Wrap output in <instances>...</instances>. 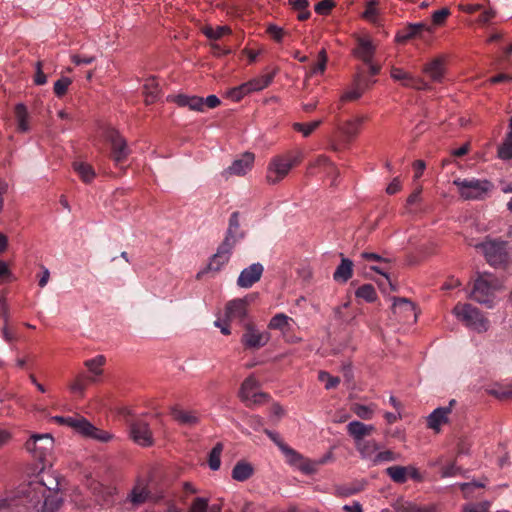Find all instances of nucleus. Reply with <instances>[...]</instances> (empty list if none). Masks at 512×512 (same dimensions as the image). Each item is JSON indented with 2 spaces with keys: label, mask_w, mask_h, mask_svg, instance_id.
Wrapping results in <instances>:
<instances>
[{
  "label": "nucleus",
  "mask_w": 512,
  "mask_h": 512,
  "mask_svg": "<svg viewBox=\"0 0 512 512\" xmlns=\"http://www.w3.org/2000/svg\"><path fill=\"white\" fill-rule=\"evenodd\" d=\"M48 486L43 478L41 480H34L21 486V493L26 499V512L31 510H39L42 512H54L62 503L56 492H52L57 487Z\"/></svg>",
  "instance_id": "1"
},
{
  "label": "nucleus",
  "mask_w": 512,
  "mask_h": 512,
  "mask_svg": "<svg viewBox=\"0 0 512 512\" xmlns=\"http://www.w3.org/2000/svg\"><path fill=\"white\" fill-rule=\"evenodd\" d=\"M453 314L467 328L484 333L489 329V321L475 306L468 303H458L453 308Z\"/></svg>",
  "instance_id": "2"
},
{
  "label": "nucleus",
  "mask_w": 512,
  "mask_h": 512,
  "mask_svg": "<svg viewBox=\"0 0 512 512\" xmlns=\"http://www.w3.org/2000/svg\"><path fill=\"white\" fill-rule=\"evenodd\" d=\"M502 288V282L492 274L484 273L475 280L471 297L480 304L491 308L494 295Z\"/></svg>",
  "instance_id": "3"
},
{
  "label": "nucleus",
  "mask_w": 512,
  "mask_h": 512,
  "mask_svg": "<svg viewBox=\"0 0 512 512\" xmlns=\"http://www.w3.org/2000/svg\"><path fill=\"white\" fill-rule=\"evenodd\" d=\"M453 185L463 200H482L492 189L490 181L477 178H456Z\"/></svg>",
  "instance_id": "4"
},
{
  "label": "nucleus",
  "mask_w": 512,
  "mask_h": 512,
  "mask_svg": "<svg viewBox=\"0 0 512 512\" xmlns=\"http://www.w3.org/2000/svg\"><path fill=\"white\" fill-rule=\"evenodd\" d=\"M299 162V157L291 154L277 155L271 158L267 166L266 181L272 185L279 183Z\"/></svg>",
  "instance_id": "5"
},
{
  "label": "nucleus",
  "mask_w": 512,
  "mask_h": 512,
  "mask_svg": "<svg viewBox=\"0 0 512 512\" xmlns=\"http://www.w3.org/2000/svg\"><path fill=\"white\" fill-rule=\"evenodd\" d=\"M280 451L284 454L286 462L289 465L299 469L307 475L315 473L318 470V467L325 464L330 458V456H325L317 461L309 460L287 444L285 446H280Z\"/></svg>",
  "instance_id": "6"
},
{
  "label": "nucleus",
  "mask_w": 512,
  "mask_h": 512,
  "mask_svg": "<svg viewBox=\"0 0 512 512\" xmlns=\"http://www.w3.org/2000/svg\"><path fill=\"white\" fill-rule=\"evenodd\" d=\"M476 247L481 249L487 262L492 266H500L508 260L509 254L507 242L505 241L486 240L485 242L476 245Z\"/></svg>",
  "instance_id": "7"
},
{
  "label": "nucleus",
  "mask_w": 512,
  "mask_h": 512,
  "mask_svg": "<svg viewBox=\"0 0 512 512\" xmlns=\"http://www.w3.org/2000/svg\"><path fill=\"white\" fill-rule=\"evenodd\" d=\"M71 428L83 437L100 442H108L112 438L111 434L95 427L91 422L80 415L74 416Z\"/></svg>",
  "instance_id": "8"
},
{
  "label": "nucleus",
  "mask_w": 512,
  "mask_h": 512,
  "mask_svg": "<svg viewBox=\"0 0 512 512\" xmlns=\"http://www.w3.org/2000/svg\"><path fill=\"white\" fill-rule=\"evenodd\" d=\"M25 447L34 457L43 460L53 450L54 439L50 434H35L26 442Z\"/></svg>",
  "instance_id": "9"
},
{
  "label": "nucleus",
  "mask_w": 512,
  "mask_h": 512,
  "mask_svg": "<svg viewBox=\"0 0 512 512\" xmlns=\"http://www.w3.org/2000/svg\"><path fill=\"white\" fill-rule=\"evenodd\" d=\"M105 137L111 145V157L114 162L116 164L124 162L130 154V149L124 137L114 128H108Z\"/></svg>",
  "instance_id": "10"
},
{
  "label": "nucleus",
  "mask_w": 512,
  "mask_h": 512,
  "mask_svg": "<svg viewBox=\"0 0 512 512\" xmlns=\"http://www.w3.org/2000/svg\"><path fill=\"white\" fill-rule=\"evenodd\" d=\"M392 313L398 322L404 324H414L418 317L415 305L407 298L394 297Z\"/></svg>",
  "instance_id": "11"
},
{
  "label": "nucleus",
  "mask_w": 512,
  "mask_h": 512,
  "mask_svg": "<svg viewBox=\"0 0 512 512\" xmlns=\"http://www.w3.org/2000/svg\"><path fill=\"white\" fill-rule=\"evenodd\" d=\"M245 331L241 337V343L247 349H259L264 347L271 339L268 331H260L254 324L245 323Z\"/></svg>",
  "instance_id": "12"
},
{
  "label": "nucleus",
  "mask_w": 512,
  "mask_h": 512,
  "mask_svg": "<svg viewBox=\"0 0 512 512\" xmlns=\"http://www.w3.org/2000/svg\"><path fill=\"white\" fill-rule=\"evenodd\" d=\"M258 388V380L253 375H250L241 385L239 392L241 399L246 402L247 405L260 404L264 402L268 396L267 394L258 391Z\"/></svg>",
  "instance_id": "13"
},
{
  "label": "nucleus",
  "mask_w": 512,
  "mask_h": 512,
  "mask_svg": "<svg viewBox=\"0 0 512 512\" xmlns=\"http://www.w3.org/2000/svg\"><path fill=\"white\" fill-rule=\"evenodd\" d=\"M130 438L139 446L149 447L154 443L149 424L141 419L133 420L129 426Z\"/></svg>",
  "instance_id": "14"
},
{
  "label": "nucleus",
  "mask_w": 512,
  "mask_h": 512,
  "mask_svg": "<svg viewBox=\"0 0 512 512\" xmlns=\"http://www.w3.org/2000/svg\"><path fill=\"white\" fill-rule=\"evenodd\" d=\"M248 306V297L230 300L225 306V319L227 321L244 322L247 317Z\"/></svg>",
  "instance_id": "15"
},
{
  "label": "nucleus",
  "mask_w": 512,
  "mask_h": 512,
  "mask_svg": "<svg viewBox=\"0 0 512 512\" xmlns=\"http://www.w3.org/2000/svg\"><path fill=\"white\" fill-rule=\"evenodd\" d=\"M234 247L235 245L223 241L218 246L216 253L211 256L206 267V271H220L230 260L232 250Z\"/></svg>",
  "instance_id": "16"
},
{
  "label": "nucleus",
  "mask_w": 512,
  "mask_h": 512,
  "mask_svg": "<svg viewBox=\"0 0 512 512\" xmlns=\"http://www.w3.org/2000/svg\"><path fill=\"white\" fill-rule=\"evenodd\" d=\"M255 157L253 153L245 152L238 159H235L232 164L226 168L222 175L228 178L231 175L243 176L253 167Z\"/></svg>",
  "instance_id": "17"
},
{
  "label": "nucleus",
  "mask_w": 512,
  "mask_h": 512,
  "mask_svg": "<svg viewBox=\"0 0 512 512\" xmlns=\"http://www.w3.org/2000/svg\"><path fill=\"white\" fill-rule=\"evenodd\" d=\"M455 404V400H451L448 406L438 407L433 410L427 417L428 428L436 433L440 432L442 425L446 424L451 414V406Z\"/></svg>",
  "instance_id": "18"
},
{
  "label": "nucleus",
  "mask_w": 512,
  "mask_h": 512,
  "mask_svg": "<svg viewBox=\"0 0 512 512\" xmlns=\"http://www.w3.org/2000/svg\"><path fill=\"white\" fill-rule=\"evenodd\" d=\"M264 268L260 263H253L243 269L238 276L237 285L241 288H250L254 283L260 280Z\"/></svg>",
  "instance_id": "19"
},
{
  "label": "nucleus",
  "mask_w": 512,
  "mask_h": 512,
  "mask_svg": "<svg viewBox=\"0 0 512 512\" xmlns=\"http://www.w3.org/2000/svg\"><path fill=\"white\" fill-rule=\"evenodd\" d=\"M390 75L393 80L401 82V84L405 87H411L415 89L428 88V84L422 79L413 76L401 68L393 67L391 69Z\"/></svg>",
  "instance_id": "20"
},
{
  "label": "nucleus",
  "mask_w": 512,
  "mask_h": 512,
  "mask_svg": "<svg viewBox=\"0 0 512 512\" xmlns=\"http://www.w3.org/2000/svg\"><path fill=\"white\" fill-rule=\"evenodd\" d=\"M423 73L426 74L433 82H441L446 72V57L440 55L423 67Z\"/></svg>",
  "instance_id": "21"
},
{
  "label": "nucleus",
  "mask_w": 512,
  "mask_h": 512,
  "mask_svg": "<svg viewBox=\"0 0 512 512\" xmlns=\"http://www.w3.org/2000/svg\"><path fill=\"white\" fill-rule=\"evenodd\" d=\"M21 486L13 496H0V512H23L26 511V499L20 492Z\"/></svg>",
  "instance_id": "22"
},
{
  "label": "nucleus",
  "mask_w": 512,
  "mask_h": 512,
  "mask_svg": "<svg viewBox=\"0 0 512 512\" xmlns=\"http://www.w3.org/2000/svg\"><path fill=\"white\" fill-rule=\"evenodd\" d=\"M149 496L150 491L148 489V481L143 478H138L131 492L127 496V501L130 502L133 506H139L145 503Z\"/></svg>",
  "instance_id": "23"
},
{
  "label": "nucleus",
  "mask_w": 512,
  "mask_h": 512,
  "mask_svg": "<svg viewBox=\"0 0 512 512\" xmlns=\"http://www.w3.org/2000/svg\"><path fill=\"white\" fill-rule=\"evenodd\" d=\"M106 363V357L104 355H97L91 359L84 361V366L87 368L89 375L86 376L88 382L97 383L100 377L103 375V366Z\"/></svg>",
  "instance_id": "24"
},
{
  "label": "nucleus",
  "mask_w": 512,
  "mask_h": 512,
  "mask_svg": "<svg viewBox=\"0 0 512 512\" xmlns=\"http://www.w3.org/2000/svg\"><path fill=\"white\" fill-rule=\"evenodd\" d=\"M346 428L347 433L353 438L355 444L363 441L365 437L371 435L375 430L373 425L356 420L349 422Z\"/></svg>",
  "instance_id": "25"
},
{
  "label": "nucleus",
  "mask_w": 512,
  "mask_h": 512,
  "mask_svg": "<svg viewBox=\"0 0 512 512\" xmlns=\"http://www.w3.org/2000/svg\"><path fill=\"white\" fill-rule=\"evenodd\" d=\"M171 415L181 425L195 426L199 423L200 417L194 411L183 410L179 407L171 409Z\"/></svg>",
  "instance_id": "26"
},
{
  "label": "nucleus",
  "mask_w": 512,
  "mask_h": 512,
  "mask_svg": "<svg viewBox=\"0 0 512 512\" xmlns=\"http://www.w3.org/2000/svg\"><path fill=\"white\" fill-rule=\"evenodd\" d=\"M364 121V116H357L353 119L347 120L343 124L338 125L337 129L345 138L351 140L356 137Z\"/></svg>",
  "instance_id": "27"
},
{
  "label": "nucleus",
  "mask_w": 512,
  "mask_h": 512,
  "mask_svg": "<svg viewBox=\"0 0 512 512\" xmlns=\"http://www.w3.org/2000/svg\"><path fill=\"white\" fill-rule=\"evenodd\" d=\"M240 223H239V213L233 212L229 219V226L226 232V236L224 238V242H228L232 245H236L238 240L242 239L244 234L239 231Z\"/></svg>",
  "instance_id": "28"
},
{
  "label": "nucleus",
  "mask_w": 512,
  "mask_h": 512,
  "mask_svg": "<svg viewBox=\"0 0 512 512\" xmlns=\"http://www.w3.org/2000/svg\"><path fill=\"white\" fill-rule=\"evenodd\" d=\"M293 319L284 313L275 314L269 324L268 328L272 330H279L283 335L291 331Z\"/></svg>",
  "instance_id": "29"
},
{
  "label": "nucleus",
  "mask_w": 512,
  "mask_h": 512,
  "mask_svg": "<svg viewBox=\"0 0 512 512\" xmlns=\"http://www.w3.org/2000/svg\"><path fill=\"white\" fill-rule=\"evenodd\" d=\"M353 275V262L348 258H342L341 263L333 273L336 282L346 283Z\"/></svg>",
  "instance_id": "30"
},
{
  "label": "nucleus",
  "mask_w": 512,
  "mask_h": 512,
  "mask_svg": "<svg viewBox=\"0 0 512 512\" xmlns=\"http://www.w3.org/2000/svg\"><path fill=\"white\" fill-rule=\"evenodd\" d=\"M375 47L368 38H359L355 54L366 64H370L373 58Z\"/></svg>",
  "instance_id": "31"
},
{
  "label": "nucleus",
  "mask_w": 512,
  "mask_h": 512,
  "mask_svg": "<svg viewBox=\"0 0 512 512\" xmlns=\"http://www.w3.org/2000/svg\"><path fill=\"white\" fill-rule=\"evenodd\" d=\"M357 451L364 459H369L373 462L374 456L379 450V445L375 440H363L355 444Z\"/></svg>",
  "instance_id": "32"
},
{
  "label": "nucleus",
  "mask_w": 512,
  "mask_h": 512,
  "mask_svg": "<svg viewBox=\"0 0 512 512\" xmlns=\"http://www.w3.org/2000/svg\"><path fill=\"white\" fill-rule=\"evenodd\" d=\"M275 75L276 71H273L271 73L260 75L258 77L251 79L250 81L246 82L248 85V90H250L251 92H257L265 89L271 84Z\"/></svg>",
  "instance_id": "33"
},
{
  "label": "nucleus",
  "mask_w": 512,
  "mask_h": 512,
  "mask_svg": "<svg viewBox=\"0 0 512 512\" xmlns=\"http://www.w3.org/2000/svg\"><path fill=\"white\" fill-rule=\"evenodd\" d=\"M15 117L18 131L22 133L28 132L30 130L29 114L24 104L19 103L15 106Z\"/></svg>",
  "instance_id": "34"
},
{
  "label": "nucleus",
  "mask_w": 512,
  "mask_h": 512,
  "mask_svg": "<svg viewBox=\"0 0 512 512\" xmlns=\"http://www.w3.org/2000/svg\"><path fill=\"white\" fill-rule=\"evenodd\" d=\"M253 474V467L244 461L238 462L232 470V478L243 482L249 479Z\"/></svg>",
  "instance_id": "35"
},
{
  "label": "nucleus",
  "mask_w": 512,
  "mask_h": 512,
  "mask_svg": "<svg viewBox=\"0 0 512 512\" xmlns=\"http://www.w3.org/2000/svg\"><path fill=\"white\" fill-rule=\"evenodd\" d=\"M145 101L147 104L155 102L160 95L159 84L156 79L149 78L144 84Z\"/></svg>",
  "instance_id": "36"
},
{
  "label": "nucleus",
  "mask_w": 512,
  "mask_h": 512,
  "mask_svg": "<svg viewBox=\"0 0 512 512\" xmlns=\"http://www.w3.org/2000/svg\"><path fill=\"white\" fill-rule=\"evenodd\" d=\"M73 168L85 183H90L95 177V171L88 163L74 162Z\"/></svg>",
  "instance_id": "37"
},
{
  "label": "nucleus",
  "mask_w": 512,
  "mask_h": 512,
  "mask_svg": "<svg viewBox=\"0 0 512 512\" xmlns=\"http://www.w3.org/2000/svg\"><path fill=\"white\" fill-rule=\"evenodd\" d=\"M387 475L396 483H404L407 480L409 470L404 466H390L386 469Z\"/></svg>",
  "instance_id": "38"
},
{
  "label": "nucleus",
  "mask_w": 512,
  "mask_h": 512,
  "mask_svg": "<svg viewBox=\"0 0 512 512\" xmlns=\"http://www.w3.org/2000/svg\"><path fill=\"white\" fill-rule=\"evenodd\" d=\"M86 381L88 380L85 374H78L69 385L71 393L83 397L87 387Z\"/></svg>",
  "instance_id": "39"
},
{
  "label": "nucleus",
  "mask_w": 512,
  "mask_h": 512,
  "mask_svg": "<svg viewBox=\"0 0 512 512\" xmlns=\"http://www.w3.org/2000/svg\"><path fill=\"white\" fill-rule=\"evenodd\" d=\"M223 451V444L217 443L209 453L208 465L211 470L217 471L221 465V454Z\"/></svg>",
  "instance_id": "40"
},
{
  "label": "nucleus",
  "mask_w": 512,
  "mask_h": 512,
  "mask_svg": "<svg viewBox=\"0 0 512 512\" xmlns=\"http://www.w3.org/2000/svg\"><path fill=\"white\" fill-rule=\"evenodd\" d=\"M355 295L357 298H361L366 302H374L377 299V293L373 285L364 284L360 286L356 291Z\"/></svg>",
  "instance_id": "41"
},
{
  "label": "nucleus",
  "mask_w": 512,
  "mask_h": 512,
  "mask_svg": "<svg viewBox=\"0 0 512 512\" xmlns=\"http://www.w3.org/2000/svg\"><path fill=\"white\" fill-rule=\"evenodd\" d=\"M322 124V120H314L309 123H299L295 122L293 124V129L300 132L304 137L310 136V134L316 130Z\"/></svg>",
  "instance_id": "42"
},
{
  "label": "nucleus",
  "mask_w": 512,
  "mask_h": 512,
  "mask_svg": "<svg viewBox=\"0 0 512 512\" xmlns=\"http://www.w3.org/2000/svg\"><path fill=\"white\" fill-rule=\"evenodd\" d=\"M204 34L212 40H217L225 35L231 33V29L228 26H217V27H206L203 30Z\"/></svg>",
  "instance_id": "43"
},
{
  "label": "nucleus",
  "mask_w": 512,
  "mask_h": 512,
  "mask_svg": "<svg viewBox=\"0 0 512 512\" xmlns=\"http://www.w3.org/2000/svg\"><path fill=\"white\" fill-rule=\"evenodd\" d=\"M396 512H433L431 508L420 507L412 502H400L396 505Z\"/></svg>",
  "instance_id": "44"
},
{
  "label": "nucleus",
  "mask_w": 512,
  "mask_h": 512,
  "mask_svg": "<svg viewBox=\"0 0 512 512\" xmlns=\"http://www.w3.org/2000/svg\"><path fill=\"white\" fill-rule=\"evenodd\" d=\"M375 82V80L369 79L360 71L355 75L353 79V85L356 88H359L363 93L368 90Z\"/></svg>",
  "instance_id": "45"
},
{
  "label": "nucleus",
  "mask_w": 512,
  "mask_h": 512,
  "mask_svg": "<svg viewBox=\"0 0 512 512\" xmlns=\"http://www.w3.org/2000/svg\"><path fill=\"white\" fill-rule=\"evenodd\" d=\"M351 409L356 416L363 420L372 419L374 414V409L368 405L354 404Z\"/></svg>",
  "instance_id": "46"
},
{
  "label": "nucleus",
  "mask_w": 512,
  "mask_h": 512,
  "mask_svg": "<svg viewBox=\"0 0 512 512\" xmlns=\"http://www.w3.org/2000/svg\"><path fill=\"white\" fill-rule=\"evenodd\" d=\"M327 61H328V58H327L326 51H325V49H322L318 53V62L311 68V71L307 75V77H310L317 73H321V74L324 73V71L326 69Z\"/></svg>",
  "instance_id": "47"
},
{
  "label": "nucleus",
  "mask_w": 512,
  "mask_h": 512,
  "mask_svg": "<svg viewBox=\"0 0 512 512\" xmlns=\"http://www.w3.org/2000/svg\"><path fill=\"white\" fill-rule=\"evenodd\" d=\"M498 157L502 160L512 158V139L506 138L498 148Z\"/></svg>",
  "instance_id": "48"
},
{
  "label": "nucleus",
  "mask_w": 512,
  "mask_h": 512,
  "mask_svg": "<svg viewBox=\"0 0 512 512\" xmlns=\"http://www.w3.org/2000/svg\"><path fill=\"white\" fill-rule=\"evenodd\" d=\"M252 93L248 90L247 83H243L229 91V97L234 101H240L247 94Z\"/></svg>",
  "instance_id": "49"
},
{
  "label": "nucleus",
  "mask_w": 512,
  "mask_h": 512,
  "mask_svg": "<svg viewBox=\"0 0 512 512\" xmlns=\"http://www.w3.org/2000/svg\"><path fill=\"white\" fill-rule=\"evenodd\" d=\"M318 378L320 381L325 382L326 389L335 388L340 383V379L338 377H333L325 371L319 372Z\"/></svg>",
  "instance_id": "50"
},
{
  "label": "nucleus",
  "mask_w": 512,
  "mask_h": 512,
  "mask_svg": "<svg viewBox=\"0 0 512 512\" xmlns=\"http://www.w3.org/2000/svg\"><path fill=\"white\" fill-rule=\"evenodd\" d=\"M394 460H396L395 454L390 450H386V451H382V452H377V454L373 458L372 463L374 465H378L383 462H390V461H394Z\"/></svg>",
  "instance_id": "51"
},
{
  "label": "nucleus",
  "mask_w": 512,
  "mask_h": 512,
  "mask_svg": "<svg viewBox=\"0 0 512 512\" xmlns=\"http://www.w3.org/2000/svg\"><path fill=\"white\" fill-rule=\"evenodd\" d=\"M71 84V80L67 77H62L54 83V93L57 96H62L66 93L69 85Z\"/></svg>",
  "instance_id": "52"
},
{
  "label": "nucleus",
  "mask_w": 512,
  "mask_h": 512,
  "mask_svg": "<svg viewBox=\"0 0 512 512\" xmlns=\"http://www.w3.org/2000/svg\"><path fill=\"white\" fill-rule=\"evenodd\" d=\"M208 510V499L203 497H197L191 504L190 512H207Z\"/></svg>",
  "instance_id": "53"
},
{
  "label": "nucleus",
  "mask_w": 512,
  "mask_h": 512,
  "mask_svg": "<svg viewBox=\"0 0 512 512\" xmlns=\"http://www.w3.org/2000/svg\"><path fill=\"white\" fill-rule=\"evenodd\" d=\"M191 110L203 112L204 111V98L198 96H189L188 106Z\"/></svg>",
  "instance_id": "54"
},
{
  "label": "nucleus",
  "mask_w": 512,
  "mask_h": 512,
  "mask_svg": "<svg viewBox=\"0 0 512 512\" xmlns=\"http://www.w3.org/2000/svg\"><path fill=\"white\" fill-rule=\"evenodd\" d=\"M363 92L352 85V89L346 91L340 98L341 101H354L359 99L362 96Z\"/></svg>",
  "instance_id": "55"
},
{
  "label": "nucleus",
  "mask_w": 512,
  "mask_h": 512,
  "mask_svg": "<svg viewBox=\"0 0 512 512\" xmlns=\"http://www.w3.org/2000/svg\"><path fill=\"white\" fill-rule=\"evenodd\" d=\"M333 7L334 2L332 0H323L315 5V12L320 15H326Z\"/></svg>",
  "instance_id": "56"
},
{
  "label": "nucleus",
  "mask_w": 512,
  "mask_h": 512,
  "mask_svg": "<svg viewBox=\"0 0 512 512\" xmlns=\"http://www.w3.org/2000/svg\"><path fill=\"white\" fill-rule=\"evenodd\" d=\"M423 30L428 31V32H432L431 27H429L428 25H426L424 23L411 24L409 26V33H408L407 36H405V38L414 37V36H416L417 34H419Z\"/></svg>",
  "instance_id": "57"
},
{
  "label": "nucleus",
  "mask_w": 512,
  "mask_h": 512,
  "mask_svg": "<svg viewBox=\"0 0 512 512\" xmlns=\"http://www.w3.org/2000/svg\"><path fill=\"white\" fill-rule=\"evenodd\" d=\"M361 257L368 261H375L384 265H388L390 263V259L384 258L379 254L376 253H370V252H363L361 253Z\"/></svg>",
  "instance_id": "58"
},
{
  "label": "nucleus",
  "mask_w": 512,
  "mask_h": 512,
  "mask_svg": "<svg viewBox=\"0 0 512 512\" xmlns=\"http://www.w3.org/2000/svg\"><path fill=\"white\" fill-rule=\"evenodd\" d=\"M450 14L449 9L443 8L432 14V21L435 25H441Z\"/></svg>",
  "instance_id": "59"
},
{
  "label": "nucleus",
  "mask_w": 512,
  "mask_h": 512,
  "mask_svg": "<svg viewBox=\"0 0 512 512\" xmlns=\"http://www.w3.org/2000/svg\"><path fill=\"white\" fill-rule=\"evenodd\" d=\"M482 487H484V484L481 482H477V481L460 484V489L462 490V492L464 493V496L466 498L470 497V493L472 492L473 488H482Z\"/></svg>",
  "instance_id": "60"
},
{
  "label": "nucleus",
  "mask_w": 512,
  "mask_h": 512,
  "mask_svg": "<svg viewBox=\"0 0 512 512\" xmlns=\"http://www.w3.org/2000/svg\"><path fill=\"white\" fill-rule=\"evenodd\" d=\"M314 166H323L326 168V170L328 172H336V169L335 167L333 166V164L330 162V160L324 156V155H320L317 157V159L315 160Z\"/></svg>",
  "instance_id": "61"
},
{
  "label": "nucleus",
  "mask_w": 512,
  "mask_h": 512,
  "mask_svg": "<svg viewBox=\"0 0 512 512\" xmlns=\"http://www.w3.org/2000/svg\"><path fill=\"white\" fill-rule=\"evenodd\" d=\"M95 60L94 56H81L78 54L71 55V61L76 65H88Z\"/></svg>",
  "instance_id": "62"
},
{
  "label": "nucleus",
  "mask_w": 512,
  "mask_h": 512,
  "mask_svg": "<svg viewBox=\"0 0 512 512\" xmlns=\"http://www.w3.org/2000/svg\"><path fill=\"white\" fill-rule=\"evenodd\" d=\"M458 472H459V468L454 463H451L442 468L441 476L443 478L453 477V476H456L458 474Z\"/></svg>",
  "instance_id": "63"
},
{
  "label": "nucleus",
  "mask_w": 512,
  "mask_h": 512,
  "mask_svg": "<svg viewBox=\"0 0 512 512\" xmlns=\"http://www.w3.org/2000/svg\"><path fill=\"white\" fill-rule=\"evenodd\" d=\"M267 32L278 42L282 40L284 34L283 29L276 25H269L267 28Z\"/></svg>",
  "instance_id": "64"
}]
</instances>
